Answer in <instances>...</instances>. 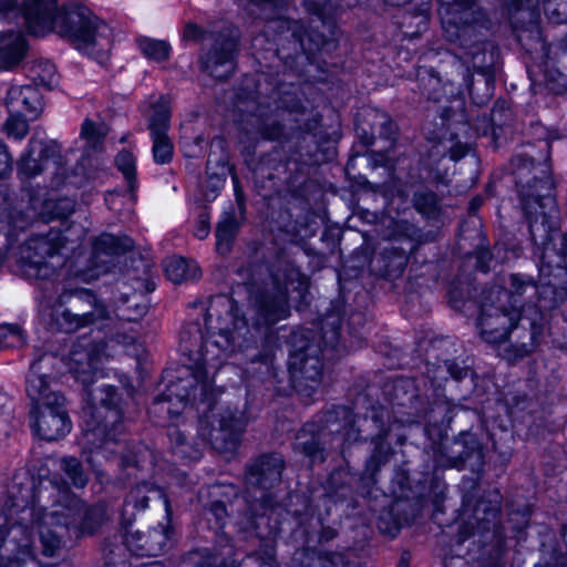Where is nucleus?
<instances>
[{
  "mask_svg": "<svg viewBox=\"0 0 567 567\" xmlns=\"http://www.w3.org/2000/svg\"><path fill=\"white\" fill-rule=\"evenodd\" d=\"M205 324L209 336L204 340L190 365V377L179 379L167 388V402L187 405L188 401L207 402L210 414L199 417L198 434L223 454H233L239 446L247 424L244 413L212 405L213 377L223 365L247 330L246 320L238 315L237 303L227 296L213 298L206 310Z\"/></svg>",
  "mask_w": 567,
  "mask_h": 567,
  "instance_id": "nucleus-1",
  "label": "nucleus"
},
{
  "mask_svg": "<svg viewBox=\"0 0 567 567\" xmlns=\"http://www.w3.org/2000/svg\"><path fill=\"white\" fill-rule=\"evenodd\" d=\"M538 305H520V293L504 286L482 290L476 328L487 343H507L503 357L513 361L529 354L546 329L544 311L557 307L566 297V286H536Z\"/></svg>",
  "mask_w": 567,
  "mask_h": 567,
  "instance_id": "nucleus-2",
  "label": "nucleus"
},
{
  "mask_svg": "<svg viewBox=\"0 0 567 567\" xmlns=\"http://www.w3.org/2000/svg\"><path fill=\"white\" fill-rule=\"evenodd\" d=\"M22 16L28 31L35 35L55 32L70 40L79 50L103 59L112 45V30L84 4L71 2L58 6V0H0V19Z\"/></svg>",
  "mask_w": 567,
  "mask_h": 567,
  "instance_id": "nucleus-3",
  "label": "nucleus"
},
{
  "mask_svg": "<svg viewBox=\"0 0 567 567\" xmlns=\"http://www.w3.org/2000/svg\"><path fill=\"white\" fill-rule=\"evenodd\" d=\"M86 406L83 409V433L80 444L86 462L95 466L101 458L109 460L121 454L118 465L130 466L137 463L124 454L127 450L121 439L123 434L122 412L117 408V394L113 386L101 383L86 390Z\"/></svg>",
  "mask_w": 567,
  "mask_h": 567,
  "instance_id": "nucleus-4",
  "label": "nucleus"
},
{
  "mask_svg": "<svg viewBox=\"0 0 567 567\" xmlns=\"http://www.w3.org/2000/svg\"><path fill=\"white\" fill-rule=\"evenodd\" d=\"M523 205L535 244L546 246L558 226V209L550 177L535 181L523 192Z\"/></svg>",
  "mask_w": 567,
  "mask_h": 567,
  "instance_id": "nucleus-5",
  "label": "nucleus"
},
{
  "mask_svg": "<svg viewBox=\"0 0 567 567\" xmlns=\"http://www.w3.org/2000/svg\"><path fill=\"white\" fill-rule=\"evenodd\" d=\"M110 353L105 350L104 343H95L89 337H80L72 346L65 364L75 378L85 386L93 383V379L97 373Z\"/></svg>",
  "mask_w": 567,
  "mask_h": 567,
  "instance_id": "nucleus-6",
  "label": "nucleus"
},
{
  "mask_svg": "<svg viewBox=\"0 0 567 567\" xmlns=\"http://www.w3.org/2000/svg\"><path fill=\"white\" fill-rule=\"evenodd\" d=\"M62 394H51L35 406L32 429L41 439L54 441L66 435L71 430V421L64 406Z\"/></svg>",
  "mask_w": 567,
  "mask_h": 567,
  "instance_id": "nucleus-7",
  "label": "nucleus"
},
{
  "mask_svg": "<svg viewBox=\"0 0 567 567\" xmlns=\"http://www.w3.org/2000/svg\"><path fill=\"white\" fill-rule=\"evenodd\" d=\"M63 504L60 505L61 509L52 512V520L54 524L64 525L65 527H74L81 534L93 533L96 525L103 520L102 506L92 508H84L82 502L74 495L66 491H61Z\"/></svg>",
  "mask_w": 567,
  "mask_h": 567,
  "instance_id": "nucleus-8",
  "label": "nucleus"
},
{
  "mask_svg": "<svg viewBox=\"0 0 567 567\" xmlns=\"http://www.w3.org/2000/svg\"><path fill=\"white\" fill-rule=\"evenodd\" d=\"M311 346L301 347L291 355L290 369L297 391L305 396H311L320 386L322 363L313 354Z\"/></svg>",
  "mask_w": 567,
  "mask_h": 567,
  "instance_id": "nucleus-9",
  "label": "nucleus"
},
{
  "mask_svg": "<svg viewBox=\"0 0 567 567\" xmlns=\"http://www.w3.org/2000/svg\"><path fill=\"white\" fill-rule=\"evenodd\" d=\"M171 121L168 100L162 96L154 106L150 120V131L153 138V156L157 164H165L173 155V144L167 135Z\"/></svg>",
  "mask_w": 567,
  "mask_h": 567,
  "instance_id": "nucleus-10",
  "label": "nucleus"
},
{
  "mask_svg": "<svg viewBox=\"0 0 567 567\" xmlns=\"http://www.w3.org/2000/svg\"><path fill=\"white\" fill-rule=\"evenodd\" d=\"M475 3L471 0H455L441 10L446 38L456 42L470 33V27L478 21Z\"/></svg>",
  "mask_w": 567,
  "mask_h": 567,
  "instance_id": "nucleus-11",
  "label": "nucleus"
},
{
  "mask_svg": "<svg viewBox=\"0 0 567 567\" xmlns=\"http://www.w3.org/2000/svg\"><path fill=\"white\" fill-rule=\"evenodd\" d=\"M284 461L280 455H264L257 458L248 471V484L260 489V499L266 507H270V499L265 494L266 489L280 482Z\"/></svg>",
  "mask_w": 567,
  "mask_h": 567,
  "instance_id": "nucleus-12",
  "label": "nucleus"
},
{
  "mask_svg": "<svg viewBox=\"0 0 567 567\" xmlns=\"http://www.w3.org/2000/svg\"><path fill=\"white\" fill-rule=\"evenodd\" d=\"M169 540V529L166 526L144 532H128L125 535V546L128 551L138 557L157 556L162 554Z\"/></svg>",
  "mask_w": 567,
  "mask_h": 567,
  "instance_id": "nucleus-13",
  "label": "nucleus"
},
{
  "mask_svg": "<svg viewBox=\"0 0 567 567\" xmlns=\"http://www.w3.org/2000/svg\"><path fill=\"white\" fill-rule=\"evenodd\" d=\"M103 320L110 321V323L101 326V328L111 329L114 326L104 305L94 299L93 311L80 316L70 310H62L56 316L55 323L61 331L70 333L87 324H97L99 321Z\"/></svg>",
  "mask_w": 567,
  "mask_h": 567,
  "instance_id": "nucleus-14",
  "label": "nucleus"
},
{
  "mask_svg": "<svg viewBox=\"0 0 567 567\" xmlns=\"http://www.w3.org/2000/svg\"><path fill=\"white\" fill-rule=\"evenodd\" d=\"M132 246L133 241L128 237L118 239L110 234L100 236L93 245L94 267L90 269V271L95 274L110 271V267L106 266V259H113L124 254L130 250Z\"/></svg>",
  "mask_w": 567,
  "mask_h": 567,
  "instance_id": "nucleus-15",
  "label": "nucleus"
},
{
  "mask_svg": "<svg viewBox=\"0 0 567 567\" xmlns=\"http://www.w3.org/2000/svg\"><path fill=\"white\" fill-rule=\"evenodd\" d=\"M8 105L11 112L22 113L29 120H35L43 109L39 91L31 86H13L8 92Z\"/></svg>",
  "mask_w": 567,
  "mask_h": 567,
  "instance_id": "nucleus-16",
  "label": "nucleus"
},
{
  "mask_svg": "<svg viewBox=\"0 0 567 567\" xmlns=\"http://www.w3.org/2000/svg\"><path fill=\"white\" fill-rule=\"evenodd\" d=\"M51 361L52 357L48 354L35 360L27 375V393L33 402H37V405L44 403L45 400L49 401L51 394H60L50 389V380L42 371L44 364H49Z\"/></svg>",
  "mask_w": 567,
  "mask_h": 567,
  "instance_id": "nucleus-17",
  "label": "nucleus"
},
{
  "mask_svg": "<svg viewBox=\"0 0 567 567\" xmlns=\"http://www.w3.org/2000/svg\"><path fill=\"white\" fill-rule=\"evenodd\" d=\"M236 43L230 41L223 45L221 49L212 51L204 61V68L212 76L223 80L234 72V55Z\"/></svg>",
  "mask_w": 567,
  "mask_h": 567,
  "instance_id": "nucleus-18",
  "label": "nucleus"
},
{
  "mask_svg": "<svg viewBox=\"0 0 567 567\" xmlns=\"http://www.w3.org/2000/svg\"><path fill=\"white\" fill-rule=\"evenodd\" d=\"M148 501L161 502L166 515H169L171 506L164 492L159 487L148 483L138 484L130 491L125 501L124 509L125 512H128V507L132 506L133 509L143 511L147 507Z\"/></svg>",
  "mask_w": 567,
  "mask_h": 567,
  "instance_id": "nucleus-19",
  "label": "nucleus"
},
{
  "mask_svg": "<svg viewBox=\"0 0 567 567\" xmlns=\"http://www.w3.org/2000/svg\"><path fill=\"white\" fill-rule=\"evenodd\" d=\"M493 286H451L447 296L450 306L458 311L467 313L480 309L482 290H491Z\"/></svg>",
  "mask_w": 567,
  "mask_h": 567,
  "instance_id": "nucleus-20",
  "label": "nucleus"
},
{
  "mask_svg": "<svg viewBox=\"0 0 567 567\" xmlns=\"http://www.w3.org/2000/svg\"><path fill=\"white\" fill-rule=\"evenodd\" d=\"M27 50L23 35L17 31L0 34V70L11 68L19 63Z\"/></svg>",
  "mask_w": 567,
  "mask_h": 567,
  "instance_id": "nucleus-21",
  "label": "nucleus"
},
{
  "mask_svg": "<svg viewBox=\"0 0 567 567\" xmlns=\"http://www.w3.org/2000/svg\"><path fill=\"white\" fill-rule=\"evenodd\" d=\"M257 313V327L270 326L286 319L289 315V305L285 293L280 292L278 296L262 300L258 306Z\"/></svg>",
  "mask_w": 567,
  "mask_h": 567,
  "instance_id": "nucleus-22",
  "label": "nucleus"
},
{
  "mask_svg": "<svg viewBox=\"0 0 567 567\" xmlns=\"http://www.w3.org/2000/svg\"><path fill=\"white\" fill-rule=\"evenodd\" d=\"M166 279L173 284L197 281L200 279V269L197 262L184 258L173 257L164 262Z\"/></svg>",
  "mask_w": 567,
  "mask_h": 567,
  "instance_id": "nucleus-23",
  "label": "nucleus"
},
{
  "mask_svg": "<svg viewBox=\"0 0 567 567\" xmlns=\"http://www.w3.org/2000/svg\"><path fill=\"white\" fill-rule=\"evenodd\" d=\"M341 307L339 303L333 305L321 322L322 343L324 348H334L339 340V329L341 323Z\"/></svg>",
  "mask_w": 567,
  "mask_h": 567,
  "instance_id": "nucleus-24",
  "label": "nucleus"
},
{
  "mask_svg": "<svg viewBox=\"0 0 567 567\" xmlns=\"http://www.w3.org/2000/svg\"><path fill=\"white\" fill-rule=\"evenodd\" d=\"M138 48L146 59L153 62H164L169 58L171 45L166 41L151 38L138 40Z\"/></svg>",
  "mask_w": 567,
  "mask_h": 567,
  "instance_id": "nucleus-25",
  "label": "nucleus"
},
{
  "mask_svg": "<svg viewBox=\"0 0 567 567\" xmlns=\"http://www.w3.org/2000/svg\"><path fill=\"white\" fill-rule=\"evenodd\" d=\"M236 231L237 224L234 216L227 215L218 223L216 228V246L218 252L226 254L229 251Z\"/></svg>",
  "mask_w": 567,
  "mask_h": 567,
  "instance_id": "nucleus-26",
  "label": "nucleus"
},
{
  "mask_svg": "<svg viewBox=\"0 0 567 567\" xmlns=\"http://www.w3.org/2000/svg\"><path fill=\"white\" fill-rule=\"evenodd\" d=\"M135 299H137L136 296L124 300V305L118 308V320L132 322L146 313L147 305L145 302L135 301Z\"/></svg>",
  "mask_w": 567,
  "mask_h": 567,
  "instance_id": "nucleus-27",
  "label": "nucleus"
},
{
  "mask_svg": "<svg viewBox=\"0 0 567 567\" xmlns=\"http://www.w3.org/2000/svg\"><path fill=\"white\" fill-rule=\"evenodd\" d=\"M61 468L71 481L72 485L81 488L85 486L87 477L84 474L80 462L74 457H64L61 460Z\"/></svg>",
  "mask_w": 567,
  "mask_h": 567,
  "instance_id": "nucleus-28",
  "label": "nucleus"
},
{
  "mask_svg": "<svg viewBox=\"0 0 567 567\" xmlns=\"http://www.w3.org/2000/svg\"><path fill=\"white\" fill-rule=\"evenodd\" d=\"M295 447L296 450L301 451L307 456L311 457L312 461L323 460L316 436L308 434L306 430H302L298 433Z\"/></svg>",
  "mask_w": 567,
  "mask_h": 567,
  "instance_id": "nucleus-29",
  "label": "nucleus"
},
{
  "mask_svg": "<svg viewBox=\"0 0 567 567\" xmlns=\"http://www.w3.org/2000/svg\"><path fill=\"white\" fill-rule=\"evenodd\" d=\"M24 343V337L18 326H0V350L20 347Z\"/></svg>",
  "mask_w": 567,
  "mask_h": 567,
  "instance_id": "nucleus-30",
  "label": "nucleus"
},
{
  "mask_svg": "<svg viewBox=\"0 0 567 567\" xmlns=\"http://www.w3.org/2000/svg\"><path fill=\"white\" fill-rule=\"evenodd\" d=\"M388 453H383L381 447L378 446L372 456L365 463V470L361 481L363 484L370 485L375 483V473L380 466L388 461Z\"/></svg>",
  "mask_w": 567,
  "mask_h": 567,
  "instance_id": "nucleus-31",
  "label": "nucleus"
},
{
  "mask_svg": "<svg viewBox=\"0 0 567 567\" xmlns=\"http://www.w3.org/2000/svg\"><path fill=\"white\" fill-rule=\"evenodd\" d=\"M117 168L123 173L131 189L134 188L135 182V157L128 151L120 152L116 156Z\"/></svg>",
  "mask_w": 567,
  "mask_h": 567,
  "instance_id": "nucleus-32",
  "label": "nucleus"
},
{
  "mask_svg": "<svg viewBox=\"0 0 567 567\" xmlns=\"http://www.w3.org/2000/svg\"><path fill=\"white\" fill-rule=\"evenodd\" d=\"M28 120L29 118L24 116L22 117L19 114H12L6 123L8 135L16 140H22L29 130Z\"/></svg>",
  "mask_w": 567,
  "mask_h": 567,
  "instance_id": "nucleus-33",
  "label": "nucleus"
},
{
  "mask_svg": "<svg viewBox=\"0 0 567 567\" xmlns=\"http://www.w3.org/2000/svg\"><path fill=\"white\" fill-rule=\"evenodd\" d=\"M414 205L420 213L432 216L437 209V199L433 193H419L415 195Z\"/></svg>",
  "mask_w": 567,
  "mask_h": 567,
  "instance_id": "nucleus-34",
  "label": "nucleus"
},
{
  "mask_svg": "<svg viewBox=\"0 0 567 567\" xmlns=\"http://www.w3.org/2000/svg\"><path fill=\"white\" fill-rule=\"evenodd\" d=\"M38 83L45 87H53L58 83L54 64L50 62L40 63L37 71Z\"/></svg>",
  "mask_w": 567,
  "mask_h": 567,
  "instance_id": "nucleus-35",
  "label": "nucleus"
},
{
  "mask_svg": "<svg viewBox=\"0 0 567 567\" xmlns=\"http://www.w3.org/2000/svg\"><path fill=\"white\" fill-rule=\"evenodd\" d=\"M53 239L48 238H39L35 240H32L28 244V247L30 249H34L39 251L41 256H48L53 258L55 255L62 252V247L58 246L56 244L52 243Z\"/></svg>",
  "mask_w": 567,
  "mask_h": 567,
  "instance_id": "nucleus-36",
  "label": "nucleus"
},
{
  "mask_svg": "<svg viewBox=\"0 0 567 567\" xmlns=\"http://www.w3.org/2000/svg\"><path fill=\"white\" fill-rule=\"evenodd\" d=\"M81 137L85 140L86 144L95 148L103 137V133L92 121H84L81 130Z\"/></svg>",
  "mask_w": 567,
  "mask_h": 567,
  "instance_id": "nucleus-37",
  "label": "nucleus"
},
{
  "mask_svg": "<svg viewBox=\"0 0 567 567\" xmlns=\"http://www.w3.org/2000/svg\"><path fill=\"white\" fill-rule=\"evenodd\" d=\"M210 216L206 209L202 210L198 215V219L194 229V235L198 239H205L210 231L209 225Z\"/></svg>",
  "mask_w": 567,
  "mask_h": 567,
  "instance_id": "nucleus-38",
  "label": "nucleus"
},
{
  "mask_svg": "<svg viewBox=\"0 0 567 567\" xmlns=\"http://www.w3.org/2000/svg\"><path fill=\"white\" fill-rule=\"evenodd\" d=\"M74 209V204L69 198L60 199L52 209L51 214L56 218H65L68 217Z\"/></svg>",
  "mask_w": 567,
  "mask_h": 567,
  "instance_id": "nucleus-39",
  "label": "nucleus"
},
{
  "mask_svg": "<svg viewBox=\"0 0 567 567\" xmlns=\"http://www.w3.org/2000/svg\"><path fill=\"white\" fill-rule=\"evenodd\" d=\"M224 176H225V173L223 172L221 174L215 175L210 179L212 187L209 190L203 193L204 200L210 202L217 197L218 192L220 190V188L224 185V181H225Z\"/></svg>",
  "mask_w": 567,
  "mask_h": 567,
  "instance_id": "nucleus-40",
  "label": "nucleus"
},
{
  "mask_svg": "<svg viewBox=\"0 0 567 567\" xmlns=\"http://www.w3.org/2000/svg\"><path fill=\"white\" fill-rule=\"evenodd\" d=\"M393 390L395 399H401V393L408 394L411 399L414 396V382L409 379H400L395 381Z\"/></svg>",
  "mask_w": 567,
  "mask_h": 567,
  "instance_id": "nucleus-41",
  "label": "nucleus"
},
{
  "mask_svg": "<svg viewBox=\"0 0 567 567\" xmlns=\"http://www.w3.org/2000/svg\"><path fill=\"white\" fill-rule=\"evenodd\" d=\"M169 437L175 443V450L177 453H179L182 456H192L185 449L186 437L179 430H172L169 432Z\"/></svg>",
  "mask_w": 567,
  "mask_h": 567,
  "instance_id": "nucleus-42",
  "label": "nucleus"
},
{
  "mask_svg": "<svg viewBox=\"0 0 567 567\" xmlns=\"http://www.w3.org/2000/svg\"><path fill=\"white\" fill-rule=\"evenodd\" d=\"M43 553L45 556H53L60 545V539L55 535L42 534Z\"/></svg>",
  "mask_w": 567,
  "mask_h": 567,
  "instance_id": "nucleus-43",
  "label": "nucleus"
},
{
  "mask_svg": "<svg viewBox=\"0 0 567 567\" xmlns=\"http://www.w3.org/2000/svg\"><path fill=\"white\" fill-rule=\"evenodd\" d=\"M320 567H346L344 556L342 554H328L320 558Z\"/></svg>",
  "mask_w": 567,
  "mask_h": 567,
  "instance_id": "nucleus-44",
  "label": "nucleus"
},
{
  "mask_svg": "<svg viewBox=\"0 0 567 567\" xmlns=\"http://www.w3.org/2000/svg\"><path fill=\"white\" fill-rule=\"evenodd\" d=\"M12 169V158L6 145L0 144V176H4Z\"/></svg>",
  "mask_w": 567,
  "mask_h": 567,
  "instance_id": "nucleus-45",
  "label": "nucleus"
},
{
  "mask_svg": "<svg viewBox=\"0 0 567 567\" xmlns=\"http://www.w3.org/2000/svg\"><path fill=\"white\" fill-rule=\"evenodd\" d=\"M209 513L216 518V522L221 525L227 511L223 503L214 502L209 507Z\"/></svg>",
  "mask_w": 567,
  "mask_h": 567,
  "instance_id": "nucleus-46",
  "label": "nucleus"
},
{
  "mask_svg": "<svg viewBox=\"0 0 567 567\" xmlns=\"http://www.w3.org/2000/svg\"><path fill=\"white\" fill-rule=\"evenodd\" d=\"M250 123L256 125V128H255L254 132H247V134L251 135V138H257L258 136H261L262 138H274L276 136L275 134L265 131L259 125V118L252 116L251 120H250Z\"/></svg>",
  "mask_w": 567,
  "mask_h": 567,
  "instance_id": "nucleus-47",
  "label": "nucleus"
},
{
  "mask_svg": "<svg viewBox=\"0 0 567 567\" xmlns=\"http://www.w3.org/2000/svg\"><path fill=\"white\" fill-rule=\"evenodd\" d=\"M4 408V398L0 396V437L6 435L8 432V417L3 411Z\"/></svg>",
  "mask_w": 567,
  "mask_h": 567,
  "instance_id": "nucleus-48",
  "label": "nucleus"
},
{
  "mask_svg": "<svg viewBox=\"0 0 567 567\" xmlns=\"http://www.w3.org/2000/svg\"><path fill=\"white\" fill-rule=\"evenodd\" d=\"M202 30L193 23H189L185 27L184 38L187 40H196L200 37Z\"/></svg>",
  "mask_w": 567,
  "mask_h": 567,
  "instance_id": "nucleus-49",
  "label": "nucleus"
},
{
  "mask_svg": "<svg viewBox=\"0 0 567 567\" xmlns=\"http://www.w3.org/2000/svg\"><path fill=\"white\" fill-rule=\"evenodd\" d=\"M364 320V316L360 312H352L350 316H349V319H348V324L350 326L351 329L355 330V327L357 326H360Z\"/></svg>",
  "mask_w": 567,
  "mask_h": 567,
  "instance_id": "nucleus-50",
  "label": "nucleus"
},
{
  "mask_svg": "<svg viewBox=\"0 0 567 567\" xmlns=\"http://www.w3.org/2000/svg\"><path fill=\"white\" fill-rule=\"evenodd\" d=\"M347 476V474L343 471H336L333 472L329 477V488H334L336 482L338 480H343Z\"/></svg>",
  "mask_w": 567,
  "mask_h": 567,
  "instance_id": "nucleus-51",
  "label": "nucleus"
},
{
  "mask_svg": "<svg viewBox=\"0 0 567 567\" xmlns=\"http://www.w3.org/2000/svg\"><path fill=\"white\" fill-rule=\"evenodd\" d=\"M116 337H117V342L123 343L125 346L131 344L135 341V336L132 333H127L122 337L120 334H117Z\"/></svg>",
  "mask_w": 567,
  "mask_h": 567,
  "instance_id": "nucleus-52",
  "label": "nucleus"
},
{
  "mask_svg": "<svg viewBox=\"0 0 567 567\" xmlns=\"http://www.w3.org/2000/svg\"><path fill=\"white\" fill-rule=\"evenodd\" d=\"M29 163H30V156L28 155L27 157H23L21 161V164H20L21 171L28 175L37 174V172H31L29 169Z\"/></svg>",
  "mask_w": 567,
  "mask_h": 567,
  "instance_id": "nucleus-53",
  "label": "nucleus"
},
{
  "mask_svg": "<svg viewBox=\"0 0 567 567\" xmlns=\"http://www.w3.org/2000/svg\"><path fill=\"white\" fill-rule=\"evenodd\" d=\"M156 404L161 405V406H162V410H164V409H165V410L167 411V413L171 415V419H174V417L179 413L178 411H173V410L171 409V405L165 406V404H166V402H165V401L158 400V401L156 402Z\"/></svg>",
  "mask_w": 567,
  "mask_h": 567,
  "instance_id": "nucleus-54",
  "label": "nucleus"
},
{
  "mask_svg": "<svg viewBox=\"0 0 567 567\" xmlns=\"http://www.w3.org/2000/svg\"><path fill=\"white\" fill-rule=\"evenodd\" d=\"M560 252L567 259V234L561 236L560 240Z\"/></svg>",
  "mask_w": 567,
  "mask_h": 567,
  "instance_id": "nucleus-55",
  "label": "nucleus"
},
{
  "mask_svg": "<svg viewBox=\"0 0 567 567\" xmlns=\"http://www.w3.org/2000/svg\"><path fill=\"white\" fill-rule=\"evenodd\" d=\"M250 1L256 4H270V6L277 7V4L280 0H250Z\"/></svg>",
  "mask_w": 567,
  "mask_h": 567,
  "instance_id": "nucleus-56",
  "label": "nucleus"
},
{
  "mask_svg": "<svg viewBox=\"0 0 567 567\" xmlns=\"http://www.w3.org/2000/svg\"><path fill=\"white\" fill-rule=\"evenodd\" d=\"M530 0H515V3L514 6L520 10V9H524V8H529V2Z\"/></svg>",
  "mask_w": 567,
  "mask_h": 567,
  "instance_id": "nucleus-57",
  "label": "nucleus"
},
{
  "mask_svg": "<svg viewBox=\"0 0 567 567\" xmlns=\"http://www.w3.org/2000/svg\"><path fill=\"white\" fill-rule=\"evenodd\" d=\"M539 272L543 277H547V276H550V269H549V266H546V265H542L540 268H539Z\"/></svg>",
  "mask_w": 567,
  "mask_h": 567,
  "instance_id": "nucleus-58",
  "label": "nucleus"
},
{
  "mask_svg": "<svg viewBox=\"0 0 567 567\" xmlns=\"http://www.w3.org/2000/svg\"><path fill=\"white\" fill-rule=\"evenodd\" d=\"M308 286H297L295 289H293V292H296L298 296H302L305 290L307 289Z\"/></svg>",
  "mask_w": 567,
  "mask_h": 567,
  "instance_id": "nucleus-59",
  "label": "nucleus"
},
{
  "mask_svg": "<svg viewBox=\"0 0 567 567\" xmlns=\"http://www.w3.org/2000/svg\"><path fill=\"white\" fill-rule=\"evenodd\" d=\"M114 197H115V195H114V194H112V193L107 194V196L105 197V202L107 203V205H109L110 207H112V205H113V199H114Z\"/></svg>",
  "mask_w": 567,
  "mask_h": 567,
  "instance_id": "nucleus-60",
  "label": "nucleus"
},
{
  "mask_svg": "<svg viewBox=\"0 0 567 567\" xmlns=\"http://www.w3.org/2000/svg\"><path fill=\"white\" fill-rule=\"evenodd\" d=\"M396 258H398V265H399V266H402V265L405 262V257H404V255H403V254H399V255L396 256Z\"/></svg>",
  "mask_w": 567,
  "mask_h": 567,
  "instance_id": "nucleus-61",
  "label": "nucleus"
},
{
  "mask_svg": "<svg viewBox=\"0 0 567 567\" xmlns=\"http://www.w3.org/2000/svg\"><path fill=\"white\" fill-rule=\"evenodd\" d=\"M145 567H164V566L158 561H154L150 566H145Z\"/></svg>",
  "mask_w": 567,
  "mask_h": 567,
  "instance_id": "nucleus-62",
  "label": "nucleus"
},
{
  "mask_svg": "<svg viewBox=\"0 0 567 567\" xmlns=\"http://www.w3.org/2000/svg\"><path fill=\"white\" fill-rule=\"evenodd\" d=\"M471 454H472L471 452H464V453H463V455H462V457H463L464 460H466V458H468V457L471 456Z\"/></svg>",
  "mask_w": 567,
  "mask_h": 567,
  "instance_id": "nucleus-63",
  "label": "nucleus"
},
{
  "mask_svg": "<svg viewBox=\"0 0 567 567\" xmlns=\"http://www.w3.org/2000/svg\"><path fill=\"white\" fill-rule=\"evenodd\" d=\"M451 157H452L453 159H456V158H458V155H456V154H455V152L453 151V152H452V154H451Z\"/></svg>",
  "mask_w": 567,
  "mask_h": 567,
  "instance_id": "nucleus-64",
  "label": "nucleus"
}]
</instances>
